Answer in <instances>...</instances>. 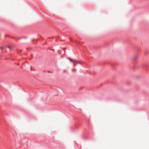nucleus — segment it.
Wrapping results in <instances>:
<instances>
[{"label":"nucleus","mask_w":149,"mask_h":149,"mask_svg":"<svg viewBox=\"0 0 149 149\" xmlns=\"http://www.w3.org/2000/svg\"><path fill=\"white\" fill-rule=\"evenodd\" d=\"M67 59H68L69 60H70V61H71V62H76L77 63H78V64H81V63L79 61H77V60H73L72 59H71V58H67Z\"/></svg>","instance_id":"obj_1"},{"label":"nucleus","mask_w":149,"mask_h":149,"mask_svg":"<svg viewBox=\"0 0 149 149\" xmlns=\"http://www.w3.org/2000/svg\"><path fill=\"white\" fill-rule=\"evenodd\" d=\"M146 65L144 64H143L141 65L142 67H144L146 66Z\"/></svg>","instance_id":"obj_3"},{"label":"nucleus","mask_w":149,"mask_h":149,"mask_svg":"<svg viewBox=\"0 0 149 149\" xmlns=\"http://www.w3.org/2000/svg\"><path fill=\"white\" fill-rule=\"evenodd\" d=\"M8 47V48H9V49H10V46H8L7 47Z\"/></svg>","instance_id":"obj_5"},{"label":"nucleus","mask_w":149,"mask_h":149,"mask_svg":"<svg viewBox=\"0 0 149 149\" xmlns=\"http://www.w3.org/2000/svg\"><path fill=\"white\" fill-rule=\"evenodd\" d=\"M63 72H65V70H64Z\"/></svg>","instance_id":"obj_10"},{"label":"nucleus","mask_w":149,"mask_h":149,"mask_svg":"<svg viewBox=\"0 0 149 149\" xmlns=\"http://www.w3.org/2000/svg\"><path fill=\"white\" fill-rule=\"evenodd\" d=\"M3 47H0V49H3Z\"/></svg>","instance_id":"obj_4"},{"label":"nucleus","mask_w":149,"mask_h":149,"mask_svg":"<svg viewBox=\"0 0 149 149\" xmlns=\"http://www.w3.org/2000/svg\"><path fill=\"white\" fill-rule=\"evenodd\" d=\"M31 70H32V68H31Z\"/></svg>","instance_id":"obj_9"},{"label":"nucleus","mask_w":149,"mask_h":149,"mask_svg":"<svg viewBox=\"0 0 149 149\" xmlns=\"http://www.w3.org/2000/svg\"><path fill=\"white\" fill-rule=\"evenodd\" d=\"M138 57V56L137 55H135L133 59V61H135L137 59Z\"/></svg>","instance_id":"obj_2"},{"label":"nucleus","mask_w":149,"mask_h":149,"mask_svg":"<svg viewBox=\"0 0 149 149\" xmlns=\"http://www.w3.org/2000/svg\"><path fill=\"white\" fill-rule=\"evenodd\" d=\"M74 66H75L76 65V64H74Z\"/></svg>","instance_id":"obj_8"},{"label":"nucleus","mask_w":149,"mask_h":149,"mask_svg":"<svg viewBox=\"0 0 149 149\" xmlns=\"http://www.w3.org/2000/svg\"><path fill=\"white\" fill-rule=\"evenodd\" d=\"M72 71H75V70H74V69H72Z\"/></svg>","instance_id":"obj_7"},{"label":"nucleus","mask_w":149,"mask_h":149,"mask_svg":"<svg viewBox=\"0 0 149 149\" xmlns=\"http://www.w3.org/2000/svg\"><path fill=\"white\" fill-rule=\"evenodd\" d=\"M47 72H51V73L52 72H50L49 71H48Z\"/></svg>","instance_id":"obj_6"}]
</instances>
